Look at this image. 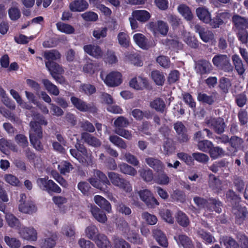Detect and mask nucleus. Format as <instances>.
I'll use <instances>...</instances> for the list:
<instances>
[{"label": "nucleus", "mask_w": 248, "mask_h": 248, "mask_svg": "<svg viewBox=\"0 0 248 248\" xmlns=\"http://www.w3.org/2000/svg\"><path fill=\"white\" fill-rule=\"evenodd\" d=\"M138 230L137 231L131 230L130 234L126 237V239L131 243L137 245H140L143 242L142 239L138 234Z\"/></svg>", "instance_id": "nucleus-43"}, {"label": "nucleus", "mask_w": 248, "mask_h": 248, "mask_svg": "<svg viewBox=\"0 0 248 248\" xmlns=\"http://www.w3.org/2000/svg\"><path fill=\"white\" fill-rule=\"evenodd\" d=\"M220 243H223L226 248H239L235 240L229 237H221L220 238Z\"/></svg>", "instance_id": "nucleus-48"}, {"label": "nucleus", "mask_w": 248, "mask_h": 248, "mask_svg": "<svg viewBox=\"0 0 248 248\" xmlns=\"http://www.w3.org/2000/svg\"><path fill=\"white\" fill-rule=\"evenodd\" d=\"M153 235L158 244L163 248H167L168 246L167 238L165 233L161 230L154 229L153 231Z\"/></svg>", "instance_id": "nucleus-22"}, {"label": "nucleus", "mask_w": 248, "mask_h": 248, "mask_svg": "<svg viewBox=\"0 0 248 248\" xmlns=\"http://www.w3.org/2000/svg\"><path fill=\"white\" fill-rule=\"evenodd\" d=\"M196 31L198 32L201 39L204 42H208L214 38L213 33L208 30L201 28L199 25H196Z\"/></svg>", "instance_id": "nucleus-27"}, {"label": "nucleus", "mask_w": 248, "mask_h": 248, "mask_svg": "<svg viewBox=\"0 0 248 248\" xmlns=\"http://www.w3.org/2000/svg\"><path fill=\"white\" fill-rule=\"evenodd\" d=\"M151 77L157 85H162L165 80V76L163 73L157 71H154L151 73Z\"/></svg>", "instance_id": "nucleus-44"}, {"label": "nucleus", "mask_w": 248, "mask_h": 248, "mask_svg": "<svg viewBox=\"0 0 248 248\" xmlns=\"http://www.w3.org/2000/svg\"><path fill=\"white\" fill-rule=\"evenodd\" d=\"M133 40L135 43L141 48L148 49L155 46L156 42L153 39L148 40L145 36L140 33L133 35Z\"/></svg>", "instance_id": "nucleus-11"}, {"label": "nucleus", "mask_w": 248, "mask_h": 248, "mask_svg": "<svg viewBox=\"0 0 248 248\" xmlns=\"http://www.w3.org/2000/svg\"><path fill=\"white\" fill-rule=\"evenodd\" d=\"M179 13L187 20H191L193 15L189 7L185 4H181L177 8Z\"/></svg>", "instance_id": "nucleus-42"}, {"label": "nucleus", "mask_w": 248, "mask_h": 248, "mask_svg": "<svg viewBox=\"0 0 248 248\" xmlns=\"http://www.w3.org/2000/svg\"><path fill=\"white\" fill-rule=\"evenodd\" d=\"M154 181L157 184L167 185L170 182V178L166 173L163 172L158 174L154 179Z\"/></svg>", "instance_id": "nucleus-57"}, {"label": "nucleus", "mask_w": 248, "mask_h": 248, "mask_svg": "<svg viewBox=\"0 0 248 248\" xmlns=\"http://www.w3.org/2000/svg\"><path fill=\"white\" fill-rule=\"evenodd\" d=\"M44 57L45 59L47 60V62H51V61L60 59L61 58V54L58 51L52 50L45 52Z\"/></svg>", "instance_id": "nucleus-61"}, {"label": "nucleus", "mask_w": 248, "mask_h": 248, "mask_svg": "<svg viewBox=\"0 0 248 248\" xmlns=\"http://www.w3.org/2000/svg\"><path fill=\"white\" fill-rule=\"evenodd\" d=\"M8 15L11 20H17L21 16L20 9L17 6H12L8 10Z\"/></svg>", "instance_id": "nucleus-55"}, {"label": "nucleus", "mask_w": 248, "mask_h": 248, "mask_svg": "<svg viewBox=\"0 0 248 248\" xmlns=\"http://www.w3.org/2000/svg\"><path fill=\"white\" fill-rule=\"evenodd\" d=\"M176 219L178 223L183 227H186L189 224V221L187 217L181 211L178 212Z\"/></svg>", "instance_id": "nucleus-60"}, {"label": "nucleus", "mask_w": 248, "mask_h": 248, "mask_svg": "<svg viewBox=\"0 0 248 248\" xmlns=\"http://www.w3.org/2000/svg\"><path fill=\"white\" fill-rule=\"evenodd\" d=\"M37 184L41 189L46 190L48 192L53 191L60 193L62 191L61 188L52 180H48V177L38 179Z\"/></svg>", "instance_id": "nucleus-8"}, {"label": "nucleus", "mask_w": 248, "mask_h": 248, "mask_svg": "<svg viewBox=\"0 0 248 248\" xmlns=\"http://www.w3.org/2000/svg\"><path fill=\"white\" fill-rule=\"evenodd\" d=\"M95 70L96 65L92 62L91 60H88L86 63L83 66V72L90 75L93 74Z\"/></svg>", "instance_id": "nucleus-62"}, {"label": "nucleus", "mask_w": 248, "mask_h": 248, "mask_svg": "<svg viewBox=\"0 0 248 248\" xmlns=\"http://www.w3.org/2000/svg\"><path fill=\"white\" fill-rule=\"evenodd\" d=\"M183 40L191 47L196 48L199 46L197 40L195 38L194 36L189 32L185 31L183 32Z\"/></svg>", "instance_id": "nucleus-36"}, {"label": "nucleus", "mask_w": 248, "mask_h": 248, "mask_svg": "<svg viewBox=\"0 0 248 248\" xmlns=\"http://www.w3.org/2000/svg\"><path fill=\"white\" fill-rule=\"evenodd\" d=\"M108 176L110 182L114 186L126 193H129L132 190V186L130 183L122 178L119 174L111 171L108 173Z\"/></svg>", "instance_id": "nucleus-2"}, {"label": "nucleus", "mask_w": 248, "mask_h": 248, "mask_svg": "<svg viewBox=\"0 0 248 248\" xmlns=\"http://www.w3.org/2000/svg\"><path fill=\"white\" fill-rule=\"evenodd\" d=\"M4 241L7 245L11 248H19L21 245L18 239L14 237L11 238L8 236L4 237Z\"/></svg>", "instance_id": "nucleus-56"}, {"label": "nucleus", "mask_w": 248, "mask_h": 248, "mask_svg": "<svg viewBox=\"0 0 248 248\" xmlns=\"http://www.w3.org/2000/svg\"><path fill=\"white\" fill-rule=\"evenodd\" d=\"M124 61L138 66L142 65V62L136 54L127 52L124 54Z\"/></svg>", "instance_id": "nucleus-31"}, {"label": "nucleus", "mask_w": 248, "mask_h": 248, "mask_svg": "<svg viewBox=\"0 0 248 248\" xmlns=\"http://www.w3.org/2000/svg\"><path fill=\"white\" fill-rule=\"evenodd\" d=\"M94 241L99 248H111L110 242L103 234L99 235Z\"/></svg>", "instance_id": "nucleus-40"}, {"label": "nucleus", "mask_w": 248, "mask_h": 248, "mask_svg": "<svg viewBox=\"0 0 248 248\" xmlns=\"http://www.w3.org/2000/svg\"><path fill=\"white\" fill-rule=\"evenodd\" d=\"M19 202L18 210L22 213L31 214L37 210V208L32 202L26 200V196L25 194L20 195Z\"/></svg>", "instance_id": "nucleus-7"}, {"label": "nucleus", "mask_w": 248, "mask_h": 248, "mask_svg": "<svg viewBox=\"0 0 248 248\" xmlns=\"http://www.w3.org/2000/svg\"><path fill=\"white\" fill-rule=\"evenodd\" d=\"M114 248H130V246L126 241L121 238H115L113 240Z\"/></svg>", "instance_id": "nucleus-64"}, {"label": "nucleus", "mask_w": 248, "mask_h": 248, "mask_svg": "<svg viewBox=\"0 0 248 248\" xmlns=\"http://www.w3.org/2000/svg\"><path fill=\"white\" fill-rule=\"evenodd\" d=\"M197 99L202 103L211 105L217 99V93H213L212 94L208 95L204 93H199L197 96Z\"/></svg>", "instance_id": "nucleus-28"}, {"label": "nucleus", "mask_w": 248, "mask_h": 248, "mask_svg": "<svg viewBox=\"0 0 248 248\" xmlns=\"http://www.w3.org/2000/svg\"><path fill=\"white\" fill-rule=\"evenodd\" d=\"M58 169L60 170L61 173L65 174L70 172L72 170V165L66 161L61 162L58 165Z\"/></svg>", "instance_id": "nucleus-63"}, {"label": "nucleus", "mask_w": 248, "mask_h": 248, "mask_svg": "<svg viewBox=\"0 0 248 248\" xmlns=\"http://www.w3.org/2000/svg\"><path fill=\"white\" fill-rule=\"evenodd\" d=\"M81 138L86 143L93 147H98L101 144L99 140L87 133H83Z\"/></svg>", "instance_id": "nucleus-34"}, {"label": "nucleus", "mask_w": 248, "mask_h": 248, "mask_svg": "<svg viewBox=\"0 0 248 248\" xmlns=\"http://www.w3.org/2000/svg\"><path fill=\"white\" fill-rule=\"evenodd\" d=\"M42 83L46 89L51 94L57 96L59 94L60 92L58 87L53 84L50 81L47 79L42 80Z\"/></svg>", "instance_id": "nucleus-38"}, {"label": "nucleus", "mask_w": 248, "mask_h": 248, "mask_svg": "<svg viewBox=\"0 0 248 248\" xmlns=\"http://www.w3.org/2000/svg\"><path fill=\"white\" fill-rule=\"evenodd\" d=\"M120 171L126 175L135 176L137 174V170L133 167L125 163H122L119 164Z\"/></svg>", "instance_id": "nucleus-39"}, {"label": "nucleus", "mask_w": 248, "mask_h": 248, "mask_svg": "<svg viewBox=\"0 0 248 248\" xmlns=\"http://www.w3.org/2000/svg\"><path fill=\"white\" fill-rule=\"evenodd\" d=\"M174 128L179 135V139L180 142H184L188 140V136L185 133L186 128L181 122H178L176 123L174 125Z\"/></svg>", "instance_id": "nucleus-26"}, {"label": "nucleus", "mask_w": 248, "mask_h": 248, "mask_svg": "<svg viewBox=\"0 0 248 248\" xmlns=\"http://www.w3.org/2000/svg\"><path fill=\"white\" fill-rule=\"evenodd\" d=\"M212 62L217 68L225 72H231L233 71V66L230 62V58L226 55H215L212 59Z\"/></svg>", "instance_id": "nucleus-4"}, {"label": "nucleus", "mask_w": 248, "mask_h": 248, "mask_svg": "<svg viewBox=\"0 0 248 248\" xmlns=\"http://www.w3.org/2000/svg\"><path fill=\"white\" fill-rule=\"evenodd\" d=\"M196 70L200 74L209 73L212 69V66L210 62L207 61H200L197 63Z\"/></svg>", "instance_id": "nucleus-25"}, {"label": "nucleus", "mask_w": 248, "mask_h": 248, "mask_svg": "<svg viewBox=\"0 0 248 248\" xmlns=\"http://www.w3.org/2000/svg\"><path fill=\"white\" fill-rule=\"evenodd\" d=\"M119 44L123 47H127L130 44V38L125 32H121L117 36Z\"/></svg>", "instance_id": "nucleus-51"}, {"label": "nucleus", "mask_w": 248, "mask_h": 248, "mask_svg": "<svg viewBox=\"0 0 248 248\" xmlns=\"http://www.w3.org/2000/svg\"><path fill=\"white\" fill-rule=\"evenodd\" d=\"M5 220L8 226L11 228L19 229L21 226L19 219L11 213L5 215Z\"/></svg>", "instance_id": "nucleus-37"}, {"label": "nucleus", "mask_w": 248, "mask_h": 248, "mask_svg": "<svg viewBox=\"0 0 248 248\" xmlns=\"http://www.w3.org/2000/svg\"><path fill=\"white\" fill-rule=\"evenodd\" d=\"M88 2L85 0H77L70 3L69 8L73 12H82L87 9Z\"/></svg>", "instance_id": "nucleus-21"}, {"label": "nucleus", "mask_w": 248, "mask_h": 248, "mask_svg": "<svg viewBox=\"0 0 248 248\" xmlns=\"http://www.w3.org/2000/svg\"><path fill=\"white\" fill-rule=\"evenodd\" d=\"M90 184L94 187L99 189L101 190H105L101 186V183L105 185H110V182L108 180L106 175L99 170H94L93 177L89 179Z\"/></svg>", "instance_id": "nucleus-6"}, {"label": "nucleus", "mask_w": 248, "mask_h": 248, "mask_svg": "<svg viewBox=\"0 0 248 248\" xmlns=\"http://www.w3.org/2000/svg\"><path fill=\"white\" fill-rule=\"evenodd\" d=\"M121 159L125 160L128 163L133 166H138L139 164V161L137 157L129 153H122Z\"/></svg>", "instance_id": "nucleus-50"}, {"label": "nucleus", "mask_w": 248, "mask_h": 248, "mask_svg": "<svg viewBox=\"0 0 248 248\" xmlns=\"http://www.w3.org/2000/svg\"><path fill=\"white\" fill-rule=\"evenodd\" d=\"M118 229L122 233V234L125 237L130 234L131 231L128 223L124 220H121L118 224Z\"/></svg>", "instance_id": "nucleus-49"}, {"label": "nucleus", "mask_w": 248, "mask_h": 248, "mask_svg": "<svg viewBox=\"0 0 248 248\" xmlns=\"http://www.w3.org/2000/svg\"><path fill=\"white\" fill-rule=\"evenodd\" d=\"M196 14L199 19L206 24H210L213 28H217L221 24L223 21L220 18L211 19V16L208 10L204 7L196 9Z\"/></svg>", "instance_id": "nucleus-3"}, {"label": "nucleus", "mask_w": 248, "mask_h": 248, "mask_svg": "<svg viewBox=\"0 0 248 248\" xmlns=\"http://www.w3.org/2000/svg\"><path fill=\"white\" fill-rule=\"evenodd\" d=\"M45 64L52 77L54 75H61L64 73V71L62 66L55 62H46Z\"/></svg>", "instance_id": "nucleus-20"}, {"label": "nucleus", "mask_w": 248, "mask_h": 248, "mask_svg": "<svg viewBox=\"0 0 248 248\" xmlns=\"http://www.w3.org/2000/svg\"><path fill=\"white\" fill-rule=\"evenodd\" d=\"M75 147L81 153L78 161L85 166H92L93 164V159L91 153L88 152L84 146L80 144H77Z\"/></svg>", "instance_id": "nucleus-10"}, {"label": "nucleus", "mask_w": 248, "mask_h": 248, "mask_svg": "<svg viewBox=\"0 0 248 248\" xmlns=\"http://www.w3.org/2000/svg\"><path fill=\"white\" fill-rule=\"evenodd\" d=\"M233 68H234L237 74L241 76L245 72V68L243 62L239 56L233 54L232 56Z\"/></svg>", "instance_id": "nucleus-18"}, {"label": "nucleus", "mask_w": 248, "mask_h": 248, "mask_svg": "<svg viewBox=\"0 0 248 248\" xmlns=\"http://www.w3.org/2000/svg\"><path fill=\"white\" fill-rule=\"evenodd\" d=\"M57 235L55 233H49L45 238L40 241V247L42 248H53L56 245Z\"/></svg>", "instance_id": "nucleus-19"}, {"label": "nucleus", "mask_w": 248, "mask_h": 248, "mask_svg": "<svg viewBox=\"0 0 248 248\" xmlns=\"http://www.w3.org/2000/svg\"><path fill=\"white\" fill-rule=\"evenodd\" d=\"M138 194L140 200L143 202L149 207L154 208L155 206L159 205V202L154 197L152 192L148 189L139 190Z\"/></svg>", "instance_id": "nucleus-9"}, {"label": "nucleus", "mask_w": 248, "mask_h": 248, "mask_svg": "<svg viewBox=\"0 0 248 248\" xmlns=\"http://www.w3.org/2000/svg\"><path fill=\"white\" fill-rule=\"evenodd\" d=\"M93 200L95 203L101 208L105 210L108 213L111 212V206L110 203L104 197L100 195H95Z\"/></svg>", "instance_id": "nucleus-24"}, {"label": "nucleus", "mask_w": 248, "mask_h": 248, "mask_svg": "<svg viewBox=\"0 0 248 248\" xmlns=\"http://www.w3.org/2000/svg\"><path fill=\"white\" fill-rule=\"evenodd\" d=\"M142 218L145 220L148 224L154 225L157 223V218L155 216L148 212H144L141 215Z\"/></svg>", "instance_id": "nucleus-59"}, {"label": "nucleus", "mask_w": 248, "mask_h": 248, "mask_svg": "<svg viewBox=\"0 0 248 248\" xmlns=\"http://www.w3.org/2000/svg\"><path fill=\"white\" fill-rule=\"evenodd\" d=\"M206 123L217 133H222L224 131L225 123L223 119L221 118H211L207 121Z\"/></svg>", "instance_id": "nucleus-15"}, {"label": "nucleus", "mask_w": 248, "mask_h": 248, "mask_svg": "<svg viewBox=\"0 0 248 248\" xmlns=\"http://www.w3.org/2000/svg\"><path fill=\"white\" fill-rule=\"evenodd\" d=\"M57 29L61 32L66 34H72L75 31L74 28L70 25L62 22H58L56 24Z\"/></svg>", "instance_id": "nucleus-46"}, {"label": "nucleus", "mask_w": 248, "mask_h": 248, "mask_svg": "<svg viewBox=\"0 0 248 248\" xmlns=\"http://www.w3.org/2000/svg\"><path fill=\"white\" fill-rule=\"evenodd\" d=\"M174 239L178 245H181L184 248H193V246L190 239L185 235H180L177 237L174 236Z\"/></svg>", "instance_id": "nucleus-35"}, {"label": "nucleus", "mask_w": 248, "mask_h": 248, "mask_svg": "<svg viewBox=\"0 0 248 248\" xmlns=\"http://www.w3.org/2000/svg\"><path fill=\"white\" fill-rule=\"evenodd\" d=\"M148 80L146 78L140 76L132 78L129 81V86L136 90H142L148 85Z\"/></svg>", "instance_id": "nucleus-16"}, {"label": "nucleus", "mask_w": 248, "mask_h": 248, "mask_svg": "<svg viewBox=\"0 0 248 248\" xmlns=\"http://www.w3.org/2000/svg\"><path fill=\"white\" fill-rule=\"evenodd\" d=\"M91 211L92 215L98 222L104 223L107 220L106 214L97 206L95 205L92 206Z\"/></svg>", "instance_id": "nucleus-29"}, {"label": "nucleus", "mask_w": 248, "mask_h": 248, "mask_svg": "<svg viewBox=\"0 0 248 248\" xmlns=\"http://www.w3.org/2000/svg\"><path fill=\"white\" fill-rule=\"evenodd\" d=\"M18 233L24 240L35 241L37 239V232L32 227H26L21 225L18 229Z\"/></svg>", "instance_id": "nucleus-12"}, {"label": "nucleus", "mask_w": 248, "mask_h": 248, "mask_svg": "<svg viewBox=\"0 0 248 248\" xmlns=\"http://www.w3.org/2000/svg\"><path fill=\"white\" fill-rule=\"evenodd\" d=\"M100 77L104 83L110 87L118 86L123 81L122 74L119 72H112L106 76L104 73L101 72Z\"/></svg>", "instance_id": "nucleus-5"}, {"label": "nucleus", "mask_w": 248, "mask_h": 248, "mask_svg": "<svg viewBox=\"0 0 248 248\" xmlns=\"http://www.w3.org/2000/svg\"><path fill=\"white\" fill-rule=\"evenodd\" d=\"M149 28L153 32L155 35L158 33L165 36L169 30V27L167 24L163 21H158L157 23L150 22L148 24Z\"/></svg>", "instance_id": "nucleus-13"}, {"label": "nucleus", "mask_w": 248, "mask_h": 248, "mask_svg": "<svg viewBox=\"0 0 248 248\" xmlns=\"http://www.w3.org/2000/svg\"><path fill=\"white\" fill-rule=\"evenodd\" d=\"M139 173L141 177L146 182H150L153 180V172L150 169H141L139 170Z\"/></svg>", "instance_id": "nucleus-54"}, {"label": "nucleus", "mask_w": 248, "mask_h": 248, "mask_svg": "<svg viewBox=\"0 0 248 248\" xmlns=\"http://www.w3.org/2000/svg\"><path fill=\"white\" fill-rule=\"evenodd\" d=\"M47 121L45 118L38 115L36 118V120L31 121L30 124V130L29 131V137L31 143L34 148L37 150L42 149V146L40 141L42 138V131L40 124L46 125Z\"/></svg>", "instance_id": "nucleus-1"}, {"label": "nucleus", "mask_w": 248, "mask_h": 248, "mask_svg": "<svg viewBox=\"0 0 248 248\" xmlns=\"http://www.w3.org/2000/svg\"><path fill=\"white\" fill-rule=\"evenodd\" d=\"M15 140L23 149H25L29 145L28 139L27 137L23 134H20L16 135L15 138Z\"/></svg>", "instance_id": "nucleus-53"}, {"label": "nucleus", "mask_w": 248, "mask_h": 248, "mask_svg": "<svg viewBox=\"0 0 248 248\" xmlns=\"http://www.w3.org/2000/svg\"><path fill=\"white\" fill-rule=\"evenodd\" d=\"M85 235L89 239L95 241L100 235L98 233V230L97 227L93 225H91L87 227L85 230Z\"/></svg>", "instance_id": "nucleus-41"}, {"label": "nucleus", "mask_w": 248, "mask_h": 248, "mask_svg": "<svg viewBox=\"0 0 248 248\" xmlns=\"http://www.w3.org/2000/svg\"><path fill=\"white\" fill-rule=\"evenodd\" d=\"M109 140L114 145L120 149H125L127 148L126 142L121 138L112 135L109 137Z\"/></svg>", "instance_id": "nucleus-47"}, {"label": "nucleus", "mask_w": 248, "mask_h": 248, "mask_svg": "<svg viewBox=\"0 0 248 248\" xmlns=\"http://www.w3.org/2000/svg\"><path fill=\"white\" fill-rule=\"evenodd\" d=\"M132 16L141 22H145L151 17V15L147 11L141 10L133 11Z\"/></svg>", "instance_id": "nucleus-30"}, {"label": "nucleus", "mask_w": 248, "mask_h": 248, "mask_svg": "<svg viewBox=\"0 0 248 248\" xmlns=\"http://www.w3.org/2000/svg\"><path fill=\"white\" fill-rule=\"evenodd\" d=\"M145 162L151 168L157 171L163 169L162 162L157 158L148 157L145 158Z\"/></svg>", "instance_id": "nucleus-32"}, {"label": "nucleus", "mask_w": 248, "mask_h": 248, "mask_svg": "<svg viewBox=\"0 0 248 248\" xmlns=\"http://www.w3.org/2000/svg\"><path fill=\"white\" fill-rule=\"evenodd\" d=\"M150 106L157 111L163 112L165 109L166 105L163 100L158 98L152 101L150 103Z\"/></svg>", "instance_id": "nucleus-52"}, {"label": "nucleus", "mask_w": 248, "mask_h": 248, "mask_svg": "<svg viewBox=\"0 0 248 248\" xmlns=\"http://www.w3.org/2000/svg\"><path fill=\"white\" fill-rule=\"evenodd\" d=\"M61 232L62 235L68 238L75 237L76 235L75 228L71 225H64L62 228Z\"/></svg>", "instance_id": "nucleus-45"}, {"label": "nucleus", "mask_w": 248, "mask_h": 248, "mask_svg": "<svg viewBox=\"0 0 248 248\" xmlns=\"http://www.w3.org/2000/svg\"><path fill=\"white\" fill-rule=\"evenodd\" d=\"M71 101L74 107L81 111H90L92 112L96 111V108L93 104H88L76 97H72Z\"/></svg>", "instance_id": "nucleus-14"}, {"label": "nucleus", "mask_w": 248, "mask_h": 248, "mask_svg": "<svg viewBox=\"0 0 248 248\" xmlns=\"http://www.w3.org/2000/svg\"><path fill=\"white\" fill-rule=\"evenodd\" d=\"M235 27L239 30L248 28V19L238 15H234L232 18Z\"/></svg>", "instance_id": "nucleus-23"}, {"label": "nucleus", "mask_w": 248, "mask_h": 248, "mask_svg": "<svg viewBox=\"0 0 248 248\" xmlns=\"http://www.w3.org/2000/svg\"><path fill=\"white\" fill-rule=\"evenodd\" d=\"M232 212L236 216V221L240 224L244 219L247 214V210L245 207L237 206L232 209Z\"/></svg>", "instance_id": "nucleus-33"}, {"label": "nucleus", "mask_w": 248, "mask_h": 248, "mask_svg": "<svg viewBox=\"0 0 248 248\" xmlns=\"http://www.w3.org/2000/svg\"><path fill=\"white\" fill-rule=\"evenodd\" d=\"M107 31L106 27L97 28L93 31V35L96 39L103 38L107 36Z\"/></svg>", "instance_id": "nucleus-58"}, {"label": "nucleus", "mask_w": 248, "mask_h": 248, "mask_svg": "<svg viewBox=\"0 0 248 248\" xmlns=\"http://www.w3.org/2000/svg\"><path fill=\"white\" fill-rule=\"evenodd\" d=\"M83 50L87 54L96 59L101 58L103 56V52L97 45H85L83 46Z\"/></svg>", "instance_id": "nucleus-17"}]
</instances>
